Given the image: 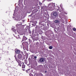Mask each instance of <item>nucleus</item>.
<instances>
[{
	"label": "nucleus",
	"mask_w": 76,
	"mask_h": 76,
	"mask_svg": "<svg viewBox=\"0 0 76 76\" xmlns=\"http://www.w3.org/2000/svg\"><path fill=\"white\" fill-rule=\"evenodd\" d=\"M22 55L20 54H19L17 56L18 58H19V59L21 58H22Z\"/></svg>",
	"instance_id": "1"
},
{
	"label": "nucleus",
	"mask_w": 76,
	"mask_h": 76,
	"mask_svg": "<svg viewBox=\"0 0 76 76\" xmlns=\"http://www.w3.org/2000/svg\"><path fill=\"white\" fill-rule=\"evenodd\" d=\"M53 15L54 16H55V17H57V16H58V14L56 12H54L53 13Z\"/></svg>",
	"instance_id": "2"
},
{
	"label": "nucleus",
	"mask_w": 76,
	"mask_h": 76,
	"mask_svg": "<svg viewBox=\"0 0 76 76\" xmlns=\"http://www.w3.org/2000/svg\"><path fill=\"white\" fill-rule=\"evenodd\" d=\"M40 62H44V58H42L39 60Z\"/></svg>",
	"instance_id": "3"
},
{
	"label": "nucleus",
	"mask_w": 76,
	"mask_h": 76,
	"mask_svg": "<svg viewBox=\"0 0 76 76\" xmlns=\"http://www.w3.org/2000/svg\"><path fill=\"white\" fill-rule=\"evenodd\" d=\"M23 39H24L25 40L26 39H27V38H26V37H25V36H23Z\"/></svg>",
	"instance_id": "4"
},
{
	"label": "nucleus",
	"mask_w": 76,
	"mask_h": 76,
	"mask_svg": "<svg viewBox=\"0 0 76 76\" xmlns=\"http://www.w3.org/2000/svg\"><path fill=\"white\" fill-rule=\"evenodd\" d=\"M16 53H17V54H18L19 53H20V51L19 50H17L16 51Z\"/></svg>",
	"instance_id": "5"
},
{
	"label": "nucleus",
	"mask_w": 76,
	"mask_h": 76,
	"mask_svg": "<svg viewBox=\"0 0 76 76\" xmlns=\"http://www.w3.org/2000/svg\"><path fill=\"white\" fill-rule=\"evenodd\" d=\"M55 23H58L59 21L58 20H56L55 21Z\"/></svg>",
	"instance_id": "6"
},
{
	"label": "nucleus",
	"mask_w": 76,
	"mask_h": 76,
	"mask_svg": "<svg viewBox=\"0 0 76 76\" xmlns=\"http://www.w3.org/2000/svg\"><path fill=\"white\" fill-rule=\"evenodd\" d=\"M22 68L23 69H25V65H23Z\"/></svg>",
	"instance_id": "7"
},
{
	"label": "nucleus",
	"mask_w": 76,
	"mask_h": 76,
	"mask_svg": "<svg viewBox=\"0 0 76 76\" xmlns=\"http://www.w3.org/2000/svg\"><path fill=\"white\" fill-rule=\"evenodd\" d=\"M49 49H52L53 46H50L49 47Z\"/></svg>",
	"instance_id": "8"
},
{
	"label": "nucleus",
	"mask_w": 76,
	"mask_h": 76,
	"mask_svg": "<svg viewBox=\"0 0 76 76\" xmlns=\"http://www.w3.org/2000/svg\"><path fill=\"white\" fill-rule=\"evenodd\" d=\"M72 29L73 30V31H76V28H72Z\"/></svg>",
	"instance_id": "9"
},
{
	"label": "nucleus",
	"mask_w": 76,
	"mask_h": 76,
	"mask_svg": "<svg viewBox=\"0 0 76 76\" xmlns=\"http://www.w3.org/2000/svg\"><path fill=\"white\" fill-rule=\"evenodd\" d=\"M34 58L36 59V58H37V57L36 56H35L34 57Z\"/></svg>",
	"instance_id": "10"
},
{
	"label": "nucleus",
	"mask_w": 76,
	"mask_h": 76,
	"mask_svg": "<svg viewBox=\"0 0 76 76\" xmlns=\"http://www.w3.org/2000/svg\"><path fill=\"white\" fill-rule=\"evenodd\" d=\"M16 55H15V59H16Z\"/></svg>",
	"instance_id": "11"
},
{
	"label": "nucleus",
	"mask_w": 76,
	"mask_h": 76,
	"mask_svg": "<svg viewBox=\"0 0 76 76\" xmlns=\"http://www.w3.org/2000/svg\"><path fill=\"white\" fill-rule=\"evenodd\" d=\"M50 8L51 9H52V7H50Z\"/></svg>",
	"instance_id": "12"
},
{
	"label": "nucleus",
	"mask_w": 76,
	"mask_h": 76,
	"mask_svg": "<svg viewBox=\"0 0 76 76\" xmlns=\"http://www.w3.org/2000/svg\"><path fill=\"white\" fill-rule=\"evenodd\" d=\"M51 0H48V1H51Z\"/></svg>",
	"instance_id": "13"
},
{
	"label": "nucleus",
	"mask_w": 76,
	"mask_h": 76,
	"mask_svg": "<svg viewBox=\"0 0 76 76\" xmlns=\"http://www.w3.org/2000/svg\"><path fill=\"white\" fill-rule=\"evenodd\" d=\"M45 72H47V71H45Z\"/></svg>",
	"instance_id": "14"
},
{
	"label": "nucleus",
	"mask_w": 76,
	"mask_h": 76,
	"mask_svg": "<svg viewBox=\"0 0 76 76\" xmlns=\"http://www.w3.org/2000/svg\"><path fill=\"white\" fill-rule=\"evenodd\" d=\"M20 66H21V65H20Z\"/></svg>",
	"instance_id": "15"
},
{
	"label": "nucleus",
	"mask_w": 76,
	"mask_h": 76,
	"mask_svg": "<svg viewBox=\"0 0 76 76\" xmlns=\"http://www.w3.org/2000/svg\"><path fill=\"white\" fill-rule=\"evenodd\" d=\"M31 32H30V34H31Z\"/></svg>",
	"instance_id": "16"
},
{
	"label": "nucleus",
	"mask_w": 76,
	"mask_h": 76,
	"mask_svg": "<svg viewBox=\"0 0 76 76\" xmlns=\"http://www.w3.org/2000/svg\"><path fill=\"white\" fill-rule=\"evenodd\" d=\"M23 63H24L23 62Z\"/></svg>",
	"instance_id": "17"
}]
</instances>
